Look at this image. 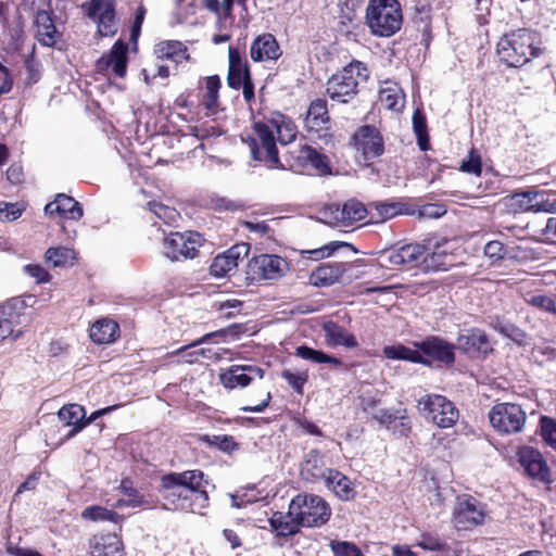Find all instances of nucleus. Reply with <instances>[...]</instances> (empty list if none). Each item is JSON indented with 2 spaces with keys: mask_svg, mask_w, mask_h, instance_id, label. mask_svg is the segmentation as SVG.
Wrapping results in <instances>:
<instances>
[{
  "mask_svg": "<svg viewBox=\"0 0 556 556\" xmlns=\"http://www.w3.org/2000/svg\"><path fill=\"white\" fill-rule=\"evenodd\" d=\"M204 473L199 469L170 472L161 479L164 506L173 510L200 513L208 505Z\"/></svg>",
  "mask_w": 556,
  "mask_h": 556,
  "instance_id": "obj_1",
  "label": "nucleus"
},
{
  "mask_svg": "<svg viewBox=\"0 0 556 556\" xmlns=\"http://www.w3.org/2000/svg\"><path fill=\"white\" fill-rule=\"evenodd\" d=\"M455 349L456 346L453 343L440 337L431 336L421 342H415L414 348L396 343L386 345L382 352L388 359L429 365L428 358H430L448 367L455 362Z\"/></svg>",
  "mask_w": 556,
  "mask_h": 556,
  "instance_id": "obj_2",
  "label": "nucleus"
},
{
  "mask_svg": "<svg viewBox=\"0 0 556 556\" xmlns=\"http://www.w3.org/2000/svg\"><path fill=\"white\" fill-rule=\"evenodd\" d=\"M368 77L367 66L353 61L328 79L327 93L333 101L348 103L356 97L359 85L366 83Z\"/></svg>",
  "mask_w": 556,
  "mask_h": 556,
  "instance_id": "obj_3",
  "label": "nucleus"
},
{
  "mask_svg": "<svg viewBox=\"0 0 556 556\" xmlns=\"http://www.w3.org/2000/svg\"><path fill=\"white\" fill-rule=\"evenodd\" d=\"M366 23L370 31L390 37L401 29L403 14L397 0H370L366 9Z\"/></svg>",
  "mask_w": 556,
  "mask_h": 556,
  "instance_id": "obj_4",
  "label": "nucleus"
},
{
  "mask_svg": "<svg viewBox=\"0 0 556 556\" xmlns=\"http://www.w3.org/2000/svg\"><path fill=\"white\" fill-rule=\"evenodd\" d=\"M535 34L528 29H517L505 35L497 45L500 59L508 66L519 67L538 53Z\"/></svg>",
  "mask_w": 556,
  "mask_h": 556,
  "instance_id": "obj_5",
  "label": "nucleus"
},
{
  "mask_svg": "<svg viewBox=\"0 0 556 556\" xmlns=\"http://www.w3.org/2000/svg\"><path fill=\"white\" fill-rule=\"evenodd\" d=\"M269 125L268 118L256 122L253 126V136L243 141L253 160L264 162L269 167H276L279 164L276 136Z\"/></svg>",
  "mask_w": 556,
  "mask_h": 556,
  "instance_id": "obj_6",
  "label": "nucleus"
},
{
  "mask_svg": "<svg viewBox=\"0 0 556 556\" xmlns=\"http://www.w3.org/2000/svg\"><path fill=\"white\" fill-rule=\"evenodd\" d=\"M291 514L299 518L302 527H320L329 520L331 508L319 495L298 494L291 501Z\"/></svg>",
  "mask_w": 556,
  "mask_h": 556,
  "instance_id": "obj_7",
  "label": "nucleus"
},
{
  "mask_svg": "<svg viewBox=\"0 0 556 556\" xmlns=\"http://www.w3.org/2000/svg\"><path fill=\"white\" fill-rule=\"evenodd\" d=\"M286 162L291 170L300 174L325 175L330 172L328 157L307 144L289 150Z\"/></svg>",
  "mask_w": 556,
  "mask_h": 556,
  "instance_id": "obj_8",
  "label": "nucleus"
},
{
  "mask_svg": "<svg viewBox=\"0 0 556 556\" xmlns=\"http://www.w3.org/2000/svg\"><path fill=\"white\" fill-rule=\"evenodd\" d=\"M290 269L289 262L276 254H261L248 263L247 279L251 282L278 280Z\"/></svg>",
  "mask_w": 556,
  "mask_h": 556,
  "instance_id": "obj_9",
  "label": "nucleus"
},
{
  "mask_svg": "<svg viewBox=\"0 0 556 556\" xmlns=\"http://www.w3.org/2000/svg\"><path fill=\"white\" fill-rule=\"evenodd\" d=\"M526 418L521 406L514 403H498L489 413L492 427L503 434L520 432L525 427Z\"/></svg>",
  "mask_w": 556,
  "mask_h": 556,
  "instance_id": "obj_10",
  "label": "nucleus"
},
{
  "mask_svg": "<svg viewBox=\"0 0 556 556\" xmlns=\"http://www.w3.org/2000/svg\"><path fill=\"white\" fill-rule=\"evenodd\" d=\"M418 408L440 428H450L458 419V410L445 396L430 394L418 401Z\"/></svg>",
  "mask_w": 556,
  "mask_h": 556,
  "instance_id": "obj_11",
  "label": "nucleus"
},
{
  "mask_svg": "<svg viewBox=\"0 0 556 556\" xmlns=\"http://www.w3.org/2000/svg\"><path fill=\"white\" fill-rule=\"evenodd\" d=\"M202 242V236L198 232H172L164 239V253L172 261L193 258Z\"/></svg>",
  "mask_w": 556,
  "mask_h": 556,
  "instance_id": "obj_12",
  "label": "nucleus"
},
{
  "mask_svg": "<svg viewBox=\"0 0 556 556\" xmlns=\"http://www.w3.org/2000/svg\"><path fill=\"white\" fill-rule=\"evenodd\" d=\"M426 247L419 243L405 244L399 249H389L380 255L381 265L393 268L403 266L406 268L421 267L424 270Z\"/></svg>",
  "mask_w": 556,
  "mask_h": 556,
  "instance_id": "obj_13",
  "label": "nucleus"
},
{
  "mask_svg": "<svg viewBox=\"0 0 556 556\" xmlns=\"http://www.w3.org/2000/svg\"><path fill=\"white\" fill-rule=\"evenodd\" d=\"M115 0H90L83 5L86 15L98 25L102 37H112L117 33Z\"/></svg>",
  "mask_w": 556,
  "mask_h": 556,
  "instance_id": "obj_14",
  "label": "nucleus"
},
{
  "mask_svg": "<svg viewBox=\"0 0 556 556\" xmlns=\"http://www.w3.org/2000/svg\"><path fill=\"white\" fill-rule=\"evenodd\" d=\"M485 517L484 506L470 495L457 497L453 511V522L458 530H468L483 523Z\"/></svg>",
  "mask_w": 556,
  "mask_h": 556,
  "instance_id": "obj_15",
  "label": "nucleus"
},
{
  "mask_svg": "<svg viewBox=\"0 0 556 556\" xmlns=\"http://www.w3.org/2000/svg\"><path fill=\"white\" fill-rule=\"evenodd\" d=\"M324 216L333 226L346 227L366 217L369 218L368 205L351 199L342 207L338 204H330L324 210Z\"/></svg>",
  "mask_w": 556,
  "mask_h": 556,
  "instance_id": "obj_16",
  "label": "nucleus"
},
{
  "mask_svg": "<svg viewBox=\"0 0 556 556\" xmlns=\"http://www.w3.org/2000/svg\"><path fill=\"white\" fill-rule=\"evenodd\" d=\"M356 150L366 161L379 157L384 151L383 138L375 126H361L353 136Z\"/></svg>",
  "mask_w": 556,
  "mask_h": 556,
  "instance_id": "obj_17",
  "label": "nucleus"
},
{
  "mask_svg": "<svg viewBox=\"0 0 556 556\" xmlns=\"http://www.w3.org/2000/svg\"><path fill=\"white\" fill-rule=\"evenodd\" d=\"M118 405L109 406L91 414L90 418L85 420L86 412L85 408L78 404L64 405L58 413L60 420L64 421L65 426H73V429L67 433V438L74 437L84 427L97 419L98 417L113 410Z\"/></svg>",
  "mask_w": 556,
  "mask_h": 556,
  "instance_id": "obj_18",
  "label": "nucleus"
},
{
  "mask_svg": "<svg viewBox=\"0 0 556 556\" xmlns=\"http://www.w3.org/2000/svg\"><path fill=\"white\" fill-rule=\"evenodd\" d=\"M518 457L529 477L546 484L552 482L549 468L538 450L523 446L519 450Z\"/></svg>",
  "mask_w": 556,
  "mask_h": 556,
  "instance_id": "obj_19",
  "label": "nucleus"
},
{
  "mask_svg": "<svg viewBox=\"0 0 556 556\" xmlns=\"http://www.w3.org/2000/svg\"><path fill=\"white\" fill-rule=\"evenodd\" d=\"M457 348L471 358H485L493 352V343L486 333L478 328L460 334L457 339Z\"/></svg>",
  "mask_w": 556,
  "mask_h": 556,
  "instance_id": "obj_20",
  "label": "nucleus"
},
{
  "mask_svg": "<svg viewBox=\"0 0 556 556\" xmlns=\"http://www.w3.org/2000/svg\"><path fill=\"white\" fill-rule=\"evenodd\" d=\"M333 470L326 466L325 456L318 450L308 451L301 464V477L309 483L325 482L328 473Z\"/></svg>",
  "mask_w": 556,
  "mask_h": 556,
  "instance_id": "obj_21",
  "label": "nucleus"
},
{
  "mask_svg": "<svg viewBox=\"0 0 556 556\" xmlns=\"http://www.w3.org/2000/svg\"><path fill=\"white\" fill-rule=\"evenodd\" d=\"M237 327H228L225 329H220L214 332H210L204 334L199 340L194 341L188 346L181 348L177 351V355L179 357L178 362L184 363H200L198 346L203 343H218L220 341H227L229 337H235L237 331L235 330Z\"/></svg>",
  "mask_w": 556,
  "mask_h": 556,
  "instance_id": "obj_22",
  "label": "nucleus"
},
{
  "mask_svg": "<svg viewBox=\"0 0 556 556\" xmlns=\"http://www.w3.org/2000/svg\"><path fill=\"white\" fill-rule=\"evenodd\" d=\"M222 80L218 75L202 78L199 81V97L201 105L206 110V115H215L220 111L219 90Z\"/></svg>",
  "mask_w": 556,
  "mask_h": 556,
  "instance_id": "obj_23",
  "label": "nucleus"
},
{
  "mask_svg": "<svg viewBox=\"0 0 556 556\" xmlns=\"http://www.w3.org/2000/svg\"><path fill=\"white\" fill-rule=\"evenodd\" d=\"M127 43L117 40L110 52L97 61V70L99 72H105L112 68V72L116 76L123 78L127 71Z\"/></svg>",
  "mask_w": 556,
  "mask_h": 556,
  "instance_id": "obj_24",
  "label": "nucleus"
},
{
  "mask_svg": "<svg viewBox=\"0 0 556 556\" xmlns=\"http://www.w3.org/2000/svg\"><path fill=\"white\" fill-rule=\"evenodd\" d=\"M451 241L443 240L442 242H437L431 252H429L430 248L426 247V257L424 270H447L455 264V257L450 248Z\"/></svg>",
  "mask_w": 556,
  "mask_h": 556,
  "instance_id": "obj_25",
  "label": "nucleus"
},
{
  "mask_svg": "<svg viewBox=\"0 0 556 556\" xmlns=\"http://www.w3.org/2000/svg\"><path fill=\"white\" fill-rule=\"evenodd\" d=\"M281 54L276 38L269 33L257 36L250 47V56L254 62L276 61Z\"/></svg>",
  "mask_w": 556,
  "mask_h": 556,
  "instance_id": "obj_26",
  "label": "nucleus"
},
{
  "mask_svg": "<svg viewBox=\"0 0 556 556\" xmlns=\"http://www.w3.org/2000/svg\"><path fill=\"white\" fill-rule=\"evenodd\" d=\"M251 76L250 66L239 48L229 46L227 83L232 89H240L244 78Z\"/></svg>",
  "mask_w": 556,
  "mask_h": 556,
  "instance_id": "obj_27",
  "label": "nucleus"
},
{
  "mask_svg": "<svg viewBox=\"0 0 556 556\" xmlns=\"http://www.w3.org/2000/svg\"><path fill=\"white\" fill-rule=\"evenodd\" d=\"M249 248L245 244L233 245L228 249L225 253L215 256L211 264V275L216 278L227 276L230 271L238 267V262L241 253H248Z\"/></svg>",
  "mask_w": 556,
  "mask_h": 556,
  "instance_id": "obj_28",
  "label": "nucleus"
},
{
  "mask_svg": "<svg viewBox=\"0 0 556 556\" xmlns=\"http://www.w3.org/2000/svg\"><path fill=\"white\" fill-rule=\"evenodd\" d=\"M45 213L49 216L58 215L64 219L78 220L83 216V208L72 197L60 193L53 202L46 205Z\"/></svg>",
  "mask_w": 556,
  "mask_h": 556,
  "instance_id": "obj_29",
  "label": "nucleus"
},
{
  "mask_svg": "<svg viewBox=\"0 0 556 556\" xmlns=\"http://www.w3.org/2000/svg\"><path fill=\"white\" fill-rule=\"evenodd\" d=\"M348 270L346 263H324L309 275V283L315 287H328L340 280Z\"/></svg>",
  "mask_w": 556,
  "mask_h": 556,
  "instance_id": "obj_30",
  "label": "nucleus"
},
{
  "mask_svg": "<svg viewBox=\"0 0 556 556\" xmlns=\"http://www.w3.org/2000/svg\"><path fill=\"white\" fill-rule=\"evenodd\" d=\"M321 329L325 333V343L330 348L355 349L358 346L355 336L332 320L324 323Z\"/></svg>",
  "mask_w": 556,
  "mask_h": 556,
  "instance_id": "obj_31",
  "label": "nucleus"
},
{
  "mask_svg": "<svg viewBox=\"0 0 556 556\" xmlns=\"http://www.w3.org/2000/svg\"><path fill=\"white\" fill-rule=\"evenodd\" d=\"M89 548L91 556H123V542L116 534L94 535Z\"/></svg>",
  "mask_w": 556,
  "mask_h": 556,
  "instance_id": "obj_32",
  "label": "nucleus"
},
{
  "mask_svg": "<svg viewBox=\"0 0 556 556\" xmlns=\"http://www.w3.org/2000/svg\"><path fill=\"white\" fill-rule=\"evenodd\" d=\"M324 484L341 501H351L356 495L351 480L337 469L328 473Z\"/></svg>",
  "mask_w": 556,
  "mask_h": 556,
  "instance_id": "obj_33",
  "label": "nucleus"
},
{
  "mask_svg": "<svg viewBox=\"0 0 556 556\" xmlns=\"http://www.w3.org/2000/svg\"><path fill=\"white\" fill-rule=\"evenodd\" d=\"M90 339L98 344H110L119 337V326L111 318H101L90 328Z\"/></svg>",
  "mask_w": 556,
  "mask_h": 556,
  "instance_id": "obj_34",
  "label": "nucleus"
},
{
  "mask_svg": "<svg viewBox=\"0 0 556 556\" xmlns=\"http://www.w3.org/2000/svg\"><path fill=\"white\" fill-rule=\"evenodd\" d=\"M269 119V127L273 128L276 140L281 144H288L295 140L298 135V127L291 118L281 114L273 113Z\"/></svg>",
  "mask_w": 556,
  "mask_h": 556,
  "instance_id": "obj_35",
  "label": "nucleus"
},
{
  "mask_svg": "<svg viewBox=\"0 0 556 556\" xmlns=\"http://www.w3.org/2000/svg\"><path fill=\"white\" fill-rule=\"evenodd\" d=\"M154 54L159 60H169L176 64L189 60L187 47L178 40L159 42L154 47Z\"/></svg>",
  "mask_w": 556,
  "mask_h": 556,
  "instance_id": "obj_36",
  "label": "nucleus"
},
{
  "mask_svg": "<svg viewBox=\"0 0 556 556\" xmlns=\"http://www.w3.org/2000/svg\"><path fill=\"white\" fill-rule=\"evenodd\" d=\"M370 223H383L391 219L404 211V205L401 202L378 201L368 204Z\"/></svg>",
  "mask_w": 556,
  "mask_h": 556,
  "instance_id": "obj_37",
  "label": "nucleus"
},
{
  "mask_svg": "<svg viewBox=\"0 0 556 556\" xmlns=\"http://www.w3.org/2000/svg\"><path fill=\"white\" fill-rule=\"evenodd\" d=\"M36 37L46 47L54 46L60 37L51 16L46 11L38 12L36 16Z\"/></svg>",
  "mask_w": 556,
  "mask_h": 556,
  "instance_id": "obj_38",
  "label": "nucleus"
},
{
  "mask_svg": "<svg viewBox=\"0 0 556 556\" xmlns=\"http://www.w3.org/2000/svg\"><path fill=\"white\" fill-rule=\"evenodd\" d=\"M270 527L277 532L280 536L293 535L299 532L300 525L299 518L295 515L291 514V504L289 505L288 513L276 511L269 518Z\"/></svg>",
  "mask_w": 556,
  "mask_h": 556,
  "instance_id": "obj_39",
  "label": "nucleus"
},
{
  "mask_svg": "<svg viewBox=\"0 0 556 556\" xmlns=\"http://www.w3.org/2000/svg\"><path fill=\"white\" fill-rule=\"evenodd\" d=\"M374 419H376L379 425L388 428L394 427L393 424L395 421L400 422V430L402 432H409L410 430V420L406 415V409H381L374 414Z\"/></svg>",
  "mask_w": 556,
  "mask_h": 556,
  "instance_id": "obj_40",
  "label": "nucleus"
},
{
  "mask_svg": "<svg viewBox=\"0 0 556 556\" xmlns=\"http://www.w3.org/2000/svg\"><path fill=\"white\" fill-rule=\"evenodd\" d=\"M21 321V312L14 304L0 306V341L14 333V328Z\"/></svg>",
  "mask_w": 556,
  "mask_h": 556,
  "instance_id": "obj_41",
  "label": "nucleus"
},
{
  "mask_svg": "<svg viewBox=\"0 0 556 556\" xmlns=\"http://www.w3.org/2000/svg\"><path fill=\"white\" fill-rule=\"evenodd\" d=\"M262 378V369L252 365H233L222 375V380H226V382H252L253 380Z\"/></svg>",
  "mask_w": 556,
  "mask_h": 556,
  "instance_id": "obj_42",
  "label": "nucleus"
},
{
  "mask_svg": "<svg viewBox=\"0 0 556 556\" xmlns=\"http://www.w3.org/2000/svg\"><path fill=\"white\" fill-rule=\"evenodd\" d=\"M379 102L387 110L401 111L404 108L405 97L396 84L387 83L379 90Z\"/></svg>",
  "mask_w": 556,
  "mask_h": 556,
  "instance_id": "obj_43",
  "label": "nucleus"
},
{
  "mask_svg": "<svg viewBox=\"0 0 556 556\" xmlns=\"http://www.w3.org/2000/svg\"><path fill=\"white\" fill-rule=\"evenodd\" d=\"M45 258L53 267H71L77 261V253L71 248L51 247L46 251Z\"/></svg>",
  "mask_w": 556,
  "mask_h": 556,
  "instance_id": "obj_44",
  "label": "nucleus"
},
{
  "mask_svg": "<svg viewBox=\"0 0 556 556\" xmlns=\"http://www.w3.org/2000/svg\"><path fill=\"white\" fill-rule=\"evenodd\" d=\"M305 121L311 129H318L325 126L329 122L326 100L315 99L312 101Z\"/></svg>",
  "mask_w": 556,
  "mask_h": 556,
  "instance_id": "obj_45",
  "label": "nucleus"
},
{
  "mask_svg": "<svg viewBox=\"0 0 556 556\" xmlns=\"http://www.w3.org/2000/svg\"><path fill=\"white\" fill-rule=\"evenodd\" d=\"M294 355L314 364H330L332 366L341 365V361L339 358L306 345L298 346Z\"/></svg>",
  "mask_w": 556,
  "mask_h": 556,
  "instance_id": "obj_46",
  "label": "nucleus"
},
{
  "mask_svg": "<svg viewBox=\"0 0 556 556\" xmlns=\"http://www.w3.org/2000/svg\"><path fill=\"white\" fill-rule=\"evenodd\" d=\"M81 517L91 521H111L114 523H117L121 518L114 510L97 505L86 507Z\"/></svg>",
  "mask_w": 556,
  "mask_h": 556,
  "instance_id": "obj_47",
  "label": "nucleus"
},
{
  "mask_svg": "<svg viewBox=\"0 0 556 556\" xmlns=\"http://www.w3.org/2000/svg\"><path fill=\"white\" fill-rule=\"evenodd\" d=\"M341 248L353 249V245L342 241H331L320 248L303 251V254H306L309 260L319 261L331 256Z\"/></svg>",
  "mask_w": 556,
  "mask_h": 556,
  "instance_id": "obj_48",
  "label": "nucleus"
},
{
  "mask_svg": "<svg viewBox=\"0 0 556 556\" xmlns=\"http://www.w3.org/2000/svg\"><path fill=\"white\" fill-rule=\"evenodd\" d=\"M417 546L425 551L440 552L445 556H448L451 552L450 546L444 541L431 533H421Z\"/></svg>",
  "mask_w": 556,
  "mask_h": 556,
  "instance_id": "obj_49",
  "label": "nucleus"
},
{
  "mask_svg": "<svg viewBox=\"0 0 556 556\" xmlns=\"http://www.w3.org/2000/svg\"><path fill=\"white\" fill-rule=\"evenodd\" d=\"M148 205L149 210L153 212L155 216L162 219L165 224H173L179 217V214L175 208L164 205L160 202H149Z\"/></svg>",
  "mask_w": 556,
  "mask_h": 556,
  "instance_id": "obj_50",
  "label": "nucleus"
},
{
  "mask_svg": "<svg viewBox=\"0 0 556 556\" xmlns=\"http://www.w3.org/2000/svg\"><path fill=\"white\" fill-rule=\"evenodd\" d=\"M25 211V206L21 203L0 202V222L9 223L20 218Z\"/></svg>",
  "mask_w": 556,
  "mask_h": 556,
  "instance_id": "obj_51",
  "label": "nucleus"
},
{
  "mask_svg": "<svg viewBox=\"0 0 556 556\" xmlns=\"http://www.w3.org/2000/svg\"><path fill=\"white\" fill-rule=\"evenodd\" d=\"M459 169L464 173L479 176L482 172V162L479 152L475 149H471L467 159L462 161Z\"/></svg>",
  "mask_w": 556,
  "mask_h": 556,
  "instance_id": "obj_52",
  "label": "nucleus"
},
{
  "mask_svg": "<svg viewBox=\"0 0 556 556\" xmlns=\"http://www.w3.org/2000/svg\"><path fill=\"white\" fill-rule=\"evenodd\" d=\"M330 547L333 556H364L361 549L351 542L331 541Z\"/></svg>",
  "mask_w": 556,
  "mask_h": 556,
  "instance_id": "obj_53",
  "label": "nucleus"
},
{
  "mask_svg": "<svg viewBox=\"0 0 556 556\" xmlns=\"http://www.w3.org/2000/svg\"><path fill=\"white\" fill-rule=\"evenodd\" d=\"M528 303L534 307H538L542 311L556 314V303L555 301L545 294H533L528 300Z\"/></svg>",
  "mask_w": 556,
  "mask_h": 556,
  "instance_id": "obj_54",
  "label": "nucleus"
},
{
  "mask_svg": "<svg viewBox=\"0 0 556 556\" xmlns=\"http://www.w3.org/2000/svg\"><path fill=\"white\" fill-rule=\"evenodd\" d=\"M541 429L544 441L556 450V421L547 417H542Z\"/></svg>",
  "mask_w": 556,
  "mask_h": 556,
  "instance_id": "obj_55",
  "label": "nucleus"
},
{
  "mask_svg": "<svg viewBox=\"0 0 556 556\" xmlns=\"http://www.w3.org/2000/svg\"><path fill=\"white\" fill-rule=\"evenodd\" d=\"M413 124H414V130L418 138L419 147L421 150L426 151L428 149V138L426 136V134H427L426 121L422 116H420L416 113L413 117Z\"/></svg>",
  "mask_w": 556,
  "mask_h": 556,
  "instance_id": "obj_56",
  "label": "nucleus"
},
{
  "mask_svg": "<svg viewBox=\"0 0 556 556\" xmlns=\"http://www.w3.org/2000/svg\"><path fill=\"white\" fill-rule=\"evenodd\" d=\"M142 75L144 81L150 85L155 77L167 78L169 76V70L166 65L155 64L153 67L143 68Z\"/></svg>",
  "mask_w": 556,
  "mask_h": 556,
  "instance_id": "obj_57",
  "label": "nucleus"
},
{
  "mask_svg": "<svg viewBox=\"0 0 556 556\" xmlns=\"http://www.w3.org/2000/svg\"><path fill=\"white\" fill-rule=\"evenodd\" d=\"M24 270L33 277L37 283H45L51 279V275L41 265L28 264L24 267Z\"/></svg>",
  "mask_w": 556,
  "mask_h": 556,
  "instance_id": "obj_58",
  "label": "nucleus"
},
{
  "mask_svg": "<svg viewBox=\"0 0 556 556\" xmlns=\"http://www.w3.org/2000/svg\"><path fill=\"white\" fill-rule=\"evenodd\" d=\"M484 255L493 261L502 260L505 255V248L501 241H490L484 247Z\"/></svg>",
  "mask_w": 556,
  "mask_h": 556,
  "instance_id": "obj_59",
  "label": "nucleus"
},
{
  "mask_svg": "<svg viewBox=\"0 0 556 556\" xmlns=\"http://www.w3.org/2000/svg\"><path fill=\"white\" fill-rule=\"evenodd\" d=\"M214 444L227 453L238 450V444L235 442L233 438L228 435L214 437Z\"/></svg>",
  "mask_w": 556,
  "mask_h": 556,
  "instance_id": "obj_60",
  "label": "nucleus"
},
{
  "mask_svg": "<svg viewBox=\"0 0 556 556\" xmlns=\"http://www.w3.org/2000/svg\"><path fill=\"white\" fill-rule=\"evenodd\" d=\"M118 489L129 500H144V497L134 488L132 482L129 479H123Z\"/></svg>",
  "mask_w": 556,
  "mask_h": 556,
  "instance_id": "obj_61",
  "label": "nucleus"
},
{
  "mask_svg": "<svg viewBox=\"0 0 556 556\" xmlns=\"http://www.w3.org/2000/svg\"><path fill=\"white\" fill-rule=\"evenodd\" d=\"M39 478H40V472L39 471H34L31 475H29L27 477V479L17 488L16 490V495L17 494H21L25 491H31V490H35L37 484H38V481H39Z\"/></svg>",
  "mask_w": 556,
  "mask_h": 556,
  "instance_id": "obj_62",
  "label": "nucleus"
},
{
  "mask_svg": "<svg viewBox=\"0 0 556 556\" xmlns=\"http://www.w3.org/2000/svg\"><path fill=\"white\" fill-rule=\"evenodd\" d=\"M240 88L242 89L243 99L249 105H251L255 99L252 77L250 76L249 78H244L243 83L240 84Z\"/></svg>",
  "mask_w": 556,
  "mask_h": 556,
  "instance_id": "obj_63",
  "label": "nucleus"
},
{
  "mask_svg": "<svg viewBox=\"0 0 556 556\" xmlns=\"http://www.w3.org/2000/svg\"><path fill=\"white\" fill-rule=\"evenodd\" d=\"M501 332H503L505 336L511 338L519 345L525 344L526 334L522 331H520L519 329H516L513 326H505V327L501 328Z\"/></svg>",
  "mask_w": 556,
  "mask_h": 556,
  "instance_id": "obj_64",
  "label": "nucleus"
}]
</instances>
